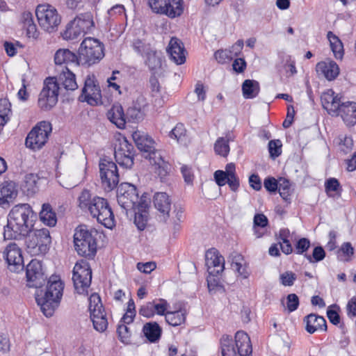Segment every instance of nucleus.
Returning a JSON list of instances; mask_svg holds the SVG:
<instances>
[{
  "instance_id": "obj_1",
  "label": "nucleus",
  "mask_w": 356,
  "mask_h": 356,
  "mask_svg": "<svg viewBox=\"0 0 356 356\" xmlns=\"http://www.w3.org/2000/svg\"><path fill=\"white\" fill-rule=\"evenodd\" d=\"M33 211L29 204L15 205L8 216L7 225L4 227L3 236L7 240H20L33 229Z\"/></svg>"
},
{
  "instance_id": "obj_2",
  "label": "nucleus",
  "mask_w": 356,
  "mask_h": 356,
  "mask_svg": "<svg viewBox=\"0 0 356 356\" xmlns=\"http://www.w3.org/2000/svg\"><path fill=\"white\" fill-rule=\"evenodd\" d=\"M78 202L79 207L83 211L90 213L105 227L112 229L115 226V216L106 199L92 195L89 191L83 190Z\"/></svg>"
},
{
  "instance_id": "obj_3",
  "label": "nucleus",
  "mask_w": 356,
  "mask_h": 356,
  "mask_svg": "<svg viewBox=\"0 0 356 356\" xmlns=\"http://www.w3.org/2000/svg\"><path fill=\"white\" fill-rule=\"evenodd\" d=\"M321 101L324 109L332 117L340 116L349 127L356 124V102H342L341 97L335 95L332 89L322 93Z\"/></svg>"
},
{
  "instance_id": "obj_4",
  "label": "nucleus",
  "mask_w": 356,
  "mask_h": 356,
  "mask_svg": "<svg viewBox=\"0 0 356 356\" xmlns=\"http://www.w3.org/2000/svg\"><path fill=\"white\" fill-rule=\"evenodd\" d=\"M64 285L57 275H51L47 283L44 296L37 297L36 301L43 314L47 317L53 316L58 307L63 296Z\"/></svg>"
},
{
  "instance_id": "obj_5",
  "label": "nucleus",
  "mask_w": 356,
  "mask_h": 356,
  "mask_svg": "<svg viewBox=\"0 0 356 356\" xmlns=\"http://www.w3.org/2000/svg\"><path fill=\"white\" fill-rule=\"evenodd\" d=\"M222 356H251L252 348L249 336L243 331L235 334V346L232 338L223 335L220 339Z\"/></svg>"
},
{
  "instance_id": "obj_6",
  "label": "nucleus",
  "mask_w": 356,
  "mask_h": 356,
  "mask_svg": "<svg viewBox=\"0 0 356 356\" xmlns=\"http://www.w3.org/2000/svg\"><path fill=\"white\" fill-rule=\"evenodd\" d=\"M79 65L90 67L98 63L104 56V46L99 40L88 37L80 44L78 49Z\"/></svg>"
},
{
  "instance_id": "obj_7",
  "label": "nucleus",
  "mask_w": 356,
  "mask_h": 356,
  "mask_svg": "<svg viewBox=\"0 0 356 356\" xmlns=\"http://www.w3.org/2000/svg\"><path fill=\"white\" fill-rule=\"evenodd\" d=\"M96 232L87 229L84 226L76 229L74 234V248L78 254L93 259L97 253Z\"/></svg>"
},
{
  "instance_id": "obj_8",
  "label": "nucleus",
  "mask_w": 356,
  "mask_h": 356,
  "mask_svg": "<svg viewBox=\"0 0 356 356\" xmlns=\"http://www.w3.org/2000/svg\"><path fill=\"white\" fill-rule=\"evenodd\" d=\"M94 25L93 17L90 13H81L66 25L62 36L66 40L76 39L81 35L90 32Z\"/></svg>"
},
{
  "instance_id": "obj_9",
  "label": "nucleus",
  "mask_w": 356,
  "mask_h": 356,
  "mask_svg": "<svg viewBox=\"0 0 356 356\" xmlns=\"http://www.w3.org/2000/svg\"><path fill=\"white\" fill-rule=\"evenodd\" d=\"M28 252L32 255L45 254L51 243L49 231L46 228L31 229L25 236Z\"/></svg>"
},
{
  "instance_id": "obj_10",
  "label": "nucleus",
  "mask_w": 356,
  "mask_h": 356,
  "mask_svg": "<svg viewBox=\"0 0 356 356\" xmlns=\"http://www.w3.org/2000/svg\"><path fill=\"white\" fill-rule=\"evenodd\" d=\"M35 15L40 27L46 32L57 31L61 22V16L57 9L50 4H40L35 9Z\"/></svg>"
},
{
  "instance_id": "obj_11",
  "label": "nucleus",
  "mask_w": 356,
  "mask_h": 356,
  "mask_svg": "<svg viewBox=\"0 0 356 356\" xmlns=\"http://www.w3.org/2000/svg\"><path fill=\"white\" fill-rule=\"evenodd\" d=\"M51 131L50 122H38L27 135L25 141L26 147L34 151L40 149L47 143Z\"/></svg>"
},
{
  "instance_id": "obj_12",
  "label": "nucleus",
  "mask_w": 356,
  "mask_h": 356,
  "mask_svg": "<svg viewBox=\"0 0 356 356\" xmlns=\"http://www.w3.org/2000/svg\"><path fill=\"white\" fill-rule=\"evenodd\" d=\"M89 311L90 319L94 329L99 332H104L108 327V319L106 312L102 303L99 296L92 293L89 299Z\"/></svg>"
},
{
  "instance_id": "obj_13",
  "label": "nucleus",
  "mask_w": 356,
  "mask_h": 356,
  "mask_svg": "<svg viewBox=\"0 0 356 356\" xmlns=\"http://www.w3.org/2000/svg\"><path fill=\"white\" fill-rule=\"evenodd\" d=\"M92 280V270L88 261L81 259L73 268L72 280L74 289L79 294L87 293Z\"/></svg>"
},
{
  "instance_id": "obj_14",
  "label": "nucleus",
  "mask_w": 356,
  "mask_h": 356,
  "mask_svg": "<svg viewBox=\"0 0 356 356\" xmlns=\"http://www.w3.org/2000/svg\"><path fill=\"white\" fill-rule=\"evenodd\" d=\"M114 156L116 162L122 167L130 168L134 165L135 149L127 138L119 135L115 143Z\"/></svg>"
},
{
  "instance_id": "obj_15",
  "label": "nucleus",
  "mask_w": 356,
  "mask_h": 356,
  "mask_svg": "<svg viewBox=\"0 0 356 356\" xmlns=\"http://www.w3.org/2000/svg\"><path fill=\"white\" fill-rule=\"evenodd\" d=\"M99 166L102 187L106 191H112L119 183V174L116 164L109 159L102 158L100 159Z\"/></svg>"
},
{
  "instance_id": "obj_16",
  "label": "nucleus",
  "mask_w": 356,
  "mask_h": 356,
  "mask_svg": "<svg viewBox=\"0 0 356 356\" xmlns=\"http://www.w3.org/2000/svg\"><path fill=\"white\" fill-rule=\"evenodd\" d=\"M136 187L129 183H122L117 190V200L120 207L128 211L135 209L140 202Z\"/></svg>"
},
{
  "instance_id": "obj_17",
  "label": "nucleus",
  "mask_w": 356,
  "mask_h": 356,
  "mask_svg": "<svg viewBox=\"0 0 356 356\" xmlns=\"http://www.w3.org/2000/svg\"><path fill=\"white\" fill-rule=\"evenodd\" d=\"M60 88L54 78L44 81V87L39 95L38 106L45 111L50 110L58 102V96Z\"/></svg>"
},
{
  "instance_id": "obj_18",
  "label": "nucleus",
  "mask_w": 356,
  "mask_h": 356,
  "mask_svg": "<svg viewBox=\"0 0 356 356\" xmlns=\"http://www.w3.org/2000/svg\"><path fill=\"white\" fill-rule=\"evenodd\" d=\"M148 6L152 12L170 18L180 16L183 13L182 0H148Z\"/></svg>"
},
{
  "instance_id": "obj_19",
  "label": "nucleus",
  "mask_w": 356,
  "mask_h": 356,
  "mask_svg": "<svg viewBox=\"0 0 356 356\" xmlns=\"http://www.w3.org/2000/svg\"><path fill=\"white\" fill-rule=\"evenodd\" d=\"M79 100L86 102L91 106H96L102 102L100 87L94 75L86 77Z\"/></svg>"
},
{
  "instance_id": "obj_20",
  "label": "nucleus",
  "mask_w": 356,
  "mask_h": 356,
  "mask_svg": "<svg viewBox=\"0 0 356 356\" xmlns=\"http://www.w3.org/2000/svg\"><path fill=\"white\" fill-rule=\"evenodd\" d=\"M1 257L8 264L10 270L19 272L24 269L22 250L16 243H9L1 252Z\"/></svg>"
},
{
  "instance_id": "obj_21",
  "label": "nucleus",
  "mask_w": 356,
  "mask_h": 356,
  "mask_svg": "<svg viewBox=\"0 0 356 356\" xmlns=\"http://www.w3.org/2000/svg\"><path fill=\"white\" fill-rule=\"evenodd\" d=\"M27 286L31 288H40L47 280L42 263L37 259H32L26 268Z\"/></svg>"
},
{
  "instance_id": "obj_22",
  "label": "nucleus",
  "mask_w": 356,
  "mask_h": 356,
  "mask_svg": "<svg viewBox=\"0 0 356 356\" xmlns=\"http://www.w3.org/2000/svg\"><path fill=\"white\" fill-rule=\"evenodd\" d=\"M205 261L207 271L222 273L225 268L224 257L216 248H211L206 252Z\"/></svg>"
},
{
  "instance_id": "obj_23",
  "label": "nucleus",
  "mask_w": 356,
  "mask_h": 356,
  "mask_svg": "<svg viewBox=\"0 0 356 356\" xmlns=\"http://www.w3.org/2000/svg\"><path fill=\"white\" fill-rule=\"evenodd\" d=\"M17 186L13 181H6L0 184V207L9 206L17 196Z\"/></svg>"
},
{
  "instance_id": "obj_24",
  "label": "nucleus",
  "mask_w": 356,
  "mask_h": 356,
  "mask_svg": "<svg viewBox=\"0 0 356 356\" xmlns=\"http://www.w3.org/2000/svg\"><path fill=\"white\" fill-rule=\"evenodd\" d=\"M54 62L56 66L62 69L68 65L80 66L78 54L70 51L69 49H59L54 54Z\"/></svg>"
},
{
  "instance_id": "obj_25",
  "label": "nucleus",
  "mask_w": 356,
  "mask_h": 356,
  "mask_svg": "<svg viewBox=\"0 0 356 356\" xmlns=\"http://www.w3.org/2000/svg\"><path fill=\"white\" fill-rule=\"evenodd\" d=\"M170 59L177 65H181L186 61V50L183 42L177 38H172L167 49Z\"/></svg>"
},
{
  "instance_id": "obj_26",
  "label": "nucleus",
  "mask_w": 356,
  "mask_h": 356,
  "mask_svg": "<svg viewBox=\"0 0 356 356\" xmlns=\"http://www.w3.org/2000/svg\"><path fill=\"white\" fill-rule=\"evenodd\" d=\"M60 73L58 75L56 81L58 86L63 88L66 90H74L78 88V85L76 81L75 74L70 71L67 67H65L60 70Z\"/></svg>"
},
{
  "instance_id": "obj_27",
  "label": "nucleus",
  "mask_w": 356,
  "mask_h": 356,
  "mask_svg": "<svg viewBox=\"0 0 356 356\" xmlns=\"http://www.w3.org/2000/svg\"><path fill=\"white\" fill-rule=\"evenodd\" d=\"M305 330L309 334H313L317 330H327V323L325 319L315 314H310L304 318Z\"/></svg>"
},
{
  "instance_id": "obj_28",
  "label": "nucleus",
  "mask_w": 356,
  "mask_h": 356,
  "mask_svg": "<svg viewBox=\"0 0 356 356\" xmlns=\"http://www.w3.org/2000/svg\"><path fill=\"white\" fill-rule=\"evenodd\" d=\"M316 68L318 73L323 74L329 81L334 80L339 74V67L333 60L319 62Z\"/></svg>"
},
{
  "instance_id": "obj_29",
  "label": "nucleus",
  "mask_w": 356,
  "mask_h": 356,
  "mask_svg": "<svg viewBox=\"0 0 356 356\" xmlns=\"http://www.w3.org/2000/svg\"><path fill=\"white\" fill-rule=\"evenodd\" d=\"M147 207L148 204L141 198L135 209H132L135 213L134 223L140 231L144 230L147 225Z\"/></svg>"
},
{
  "instance_id": "obj_30",
  "label": "nucleus",
  "mask_w": 356,
  "mask_h": 356,
  "mask_svg": "<svg viewBox=\"0 0 356 356\" xmlns=\"http://www.w3.org/2000/svg\"><path fill=\"white\" fill-rule=\"evenodd\" d=\"M153 203L155 208L163 216L169 217L171 209V200L166 193H156L153 197Z\"/></svg>"
},
{
  "instance_id": "obj_31",
  "label": "nucleus",
  "mask_w": 356,
  "mask_h": 356,
  "mask_svg": "<svg viewBox=\"0 0 356 356\" xmlns=\"http://www.w3.org/2000/svg\"><path fill=\"white\" fill-rule=\"evenodd\" d=\"M108 119L119 129H124L126 124L125 115L120 104H113L107 113Z\"/></svg>"
},
{
  "instance_id": "obj_32",
  "label": "nucleus",
  "mask_w": 356,
  "mask_h": 356,
  "mask_svg": "<svg viewBox=\"0 0 356 356\" xmlns=\"http://www.w3.org/2000/svg\"><path fill=\"white\" fill-rule=\"evenodd\" d=\"M133 140L138 149L141 152H150L154 144V140L143 131H136L132 134Z\"/></svg>"
},
{
  "instance_id": "obj_33",
  "label": "nucleus",
  "mask_w": 356,
  "mask_h": 356,
  "mask_svg": "<svg viewBox=\"0 0 356 356\" xmlns=\"http://www.w3.org/2000/svg\"><path fill=\"white\" fill-rule=\"evenodd\" d=\"M143 332L149 342L155 343L160 339L162 329L156 322L152 321L143 325Z\"/></svg>"
},
{
  "instance_id": "obj_34",
  "label": "nucleus",
  "mask_w": 356,
  "mask_h": 356,
  "mask_svg": "<svg viewBox=\"0 0 356 356\" xmlns=\"http://www.w3.org/2000/svg\"><path fill=\"white\" fill-rule=\"evenodd\" d=\"M22 22L23 24L22 27L26 31V36L28 38L37 39L40 33L33 22L32 13L30 12L23 13L22 15Z\"/></svg>"
},
{
  "instance_id": "obj_35",
  "label": "nucleus",
  "mask_w": 356,
  "mask_h": 356,
  "mask_svg": "<svg viewBox=\"0 0 356 356\" xmlns=\"http://www.w3.org/2000/svg\"><path fill=\"white\" fill-rule=\"evenodd\" d=\"M39 216L40 220L47 226L54 227L56 225V214L49 203L42 204Z\"/></svg>"
},
{
  "instance_id": "obj_36",
  "label": "nucleus",
  "mask_w": 356,
  "mask_h": 356,
  "mask_svg": "<svg viewBox=\"0 0 356 356\" xmlns=\"http://www.w3.org/2000/svg\"><path fill=\"white\" fill-rule=\"evenodd\" d=\"M327 38L330 42V48L336 59L341 60L344 55L343 45L341 40L332 31H328Z\"/></svg>"
},
{
  "instance_id": "obj_37",
  "label": "nucleus",
  "mask_w": 356,
  "mask_h": 356,
  "mask_svg": "<svg viewBox=\"0 0 356 356\" xmlns=\"http://www.w3.org/2000/svg\"><path fill=\"white\" fill-rule=\"evenodd\" d=\"M186 315L187 313L185 309H179L174 312H167L165 319L167 323L175 327L184 323Z\"/></svg>"
},
{
  "instance_id": "obj_38",
  "label": "nucleus",
  "mask_w": 356,
  "mask_h": 356,
  "mask_svg": "<svg viewBox=\"0 0 356 356\" xmlns=\"http://www.w3.org/2000/svg\"><path fill=\"white\" fill-rule=\"evenodd\" d=\"M242 91L245 99L254 98L259 93V83L255 80L246 79L242 84Z\"/></svg>"
},
{
  "instance_id": "obj_39",
  "label": "nucleus",
  "mask_w": 356,
  "mask_h": 356,
  "mask_svg": "<svg viewBox=\"0 0 356 356\" xmlns=\"http://www.w3.org/2000/svg\"><path fill=\"white\" fill-rule=\"evenodd\" d=\"M12 115L11 104L8 99H0V131Z\"/></svg>"
},
{
  "instance_id": "obj_40",
  "label": "nucleus",
  "mask_w": 356,
  "mask_h": 356,
  "mask_svg": "<svg viewBox=\"0 0 356 356\" xmlns=\"http://www.w3.org/2000/svg\"><path fill=\"white\" fill-rule=\"evenodd\" d=\"M39 177L36 174L30 173L25 176L24 188L28 195H32L38 191Z\"/></svg>"
},
{
  "instance_id": "obj_41",
  "label": "nucleus",
  "mask_w": 356,
  "mask_h": 356,
  "mask_svg": "<svg viewBox=\"0 0 356 356\" xmlns=\"http://www.w3.org/2000/svg\"><path fill=\"white\" fill-rule=\"evenodd\" d=\"M143 57H145V64L150 70H156L161 67V59L159 54L152 48L147 51Z\"/></svg>"
},
{
  "instance_id": "obj_42",
  "label": "nucleus",
  "mask_w": 356,
  "mask_h": 356,
  "mask_svg": "<svg viewBox=\"0 0 356 356\" xmlns=\"http://www.w3.org/2000/svg\"><path fill=\"white\" fill-rule=\"evenodd\" d=\"M209 275L207 277V286L210 293H215L223 290V286L220 282V273L208 271Z\"/></svg>"
},
{
  "instance_id": "obj_43",
  "label": "nucleus",
  "mask_w": 356,
  "mask_h": 356,
  "mask_svg": "<svg viewBox=\"0 0 356 356\" xmlns=\"http://www.w3.org/2000/svg\"><path fill=\"white\" fill-rule=\"evenodd\" d=\"M279 193L282 198L287 202H290L291 196V189L290 181L284 178L280 177L279 179V186L277 188Z\"/></svg>"
},
{
  "instance_id": "obj_44",
  "label": "nucleus",
  "mask_w": 356,
  "mask_h": 356,
  "mask_svg": "<svg viewBox=\"0 0 356 356\" xmlns=\"http://www.w3.org/2000/svg\"><path fill=\"white\" fill-rule=\"evenodd\" d=\"M136 315V306L132 298L127 302V307L125 314L120 320V324L129 325L133 323Z\"/></svg>"
},
{
  "instance_id": "obj_45",
  "label": "nucleus",
  "mask_w": 356,
  "mask_h": 356,
  "mask_svg": "<svg viewBox=\"0 0 356 356\" xmlns=\"http://www.w3.org/2000/svg\"><path fill=\"white\" fill-rule=\"evenodd\" d=\"M214 151L216 154L227 157L229 152L228 139L223 137L218 138L214 144Z\"/></svg>"
},
{
  "instance_id": "obj_46",
  "label": "nucleus",
  "mask_w": 356,
  "mask_h": 356,
  "mask_svg": "<svg viewBox=\"0 0 356 356\" xmlns=\"http://www.w3.org/2000/svg\"><path fill=\"white\" fill-rule=\"evenodd\" d=\"M240 260L243 261V258L240 255L237 257H236L235 261H233L232 263V267L239 274V275L242 277V278L246 279L249 277L250 273L248 270L247 265L245 263L243 264Z\"/></svg>"
},
{
  "instance_id": "obj_47",
  "label": "nucleus",
  "mask_w": 356,
  "mask_h": 356,
  "mask_svg": "<svg viewBox=\"0 0 356 356\" xmlns=\"http://www.w3.org/2000/svg\"><path fill=\"white\" fill-rule=\"evenodd\" d=\"M186 129L182 123H178L170 131L169 137L175 139L177 142H181L186 137Z\"/></svg>"
},
{
  "instance_id": "obj_48",
  "label": "nucleus",
  "mask_w": 356,
  "mask_h": 356,
  "mask_svg": "<svg viewBox=\"0 0 356 356\" xmlns=\"http://www.w3.org/2000/svg\"><path fill=\"white\" fill-rule=\"evenodd\" d=\"M117 333L119 340L124 343L129 344L131 343V332L127 325L119 324L117 328Z\"/></svg>"
},
{
  "instance_id": "obj_49",
  "label": "nucleus",
  "mask_w": 356,
  "mask_h": 356,
  "mask_svg": "<svg viewBox=\"0 0 356 356\" xmlns=\"http://www.w3.org/2000/svg\"><path fill=\"white\" fill-rule=\"evenodd\" d=\"M154 314L165 315L169 307V304L165 299L159 298L152 302Z\"/></svg>"
},
{
  "instance_id": "obj_50",
  "label": "nucleus",
  "mask_w": 356,
  "mask_h": 356,
  "mask_svg": "<svg viewBox=\"0 0 356 356\" xmlns=\"http://www.w3.org/2000/svg\"><path fill=\"white\" fill-rule=\"evenodd\" d=\"M339 307L337 305H332L327 308V316L330 322L334 325L340 323L341 318L339 314Z\"/></svg>"
},
{
  "instance_id": "obj_51",
  "label": "nucleus",
  "mask_w": 356,
  "mask_h": 356,
  "mask_svg": "<svg viewBox=\"0 0 356 356\" xmlns=\"http://www.w3.org/2000/svg\"><path fill=\"white\" fill-rule=\"evenodd\" d=\"M325 257V252L321 246L315 247L312 255L307 254H305V257L310 262H318L322 261Z\"/></svg>"
},
{
  "instance_id": "obj_52",
  "label": "nucleus",
  "mask_w": 356,
  "mask_h": 356,
  "mask_svg": "<svg viewBox=\"0 0 356 356\" xmlns=\"http://www.w3.org/2000/svg\"><path fill=\"white\" fill-rule=\"evenodd\" d=\"M131 46L134 51L142 56H144L147 51L152 48L149 44H147L140 39L134 40Z\"/></svg>"
},
{
  "instance_id": "obj_53",
  "label": "nucleus",
  "mask_w": 356,
  "mask_h": 356,
  "mask_svg": "<svg viewBox=\"0 0 356 356\" xmlns=\"http://www.w3.org/2000/svg\"><path fill=\"white\" fill-rule=\"evenodd\" d=\"M268 218L263 213H257L254 217V230L257 234V237L259 238L261 236V234H257V227L264 228L268 225Z\"/></svg>"
},
{
  "instance_id": "obj_54",
  "label": "nucleus",
  "mask_w": 356,
  "mask_h": 356,
  "mask_svg": "<svg viewBox=\"0 0 356 356\" xmlns=\"http://www.w3.org/2000/svg\"><path fill=\"white\" fill-rule=\"evenodd\" d=\"M282 142L280 140H272L268 143V150L271 157H278L282 154Z\"/></svg>"
},
{
  "instance_id": "obj_55",
  "label": "nucleus",
  "mask_w": 356,
  "mask_h": 356,
  "mask_svg": "<svg viewBox=\"0 0 356 356\" xmlns=\"http://www.w3.org/2000/svg\"><path fill=\"white\" fill-rule=\"evenodd\" d=\"M145 153L147 154L145 156V158L148 159L154 166H156V165L161 163V161H165L161 156V152L158 150H156L154 145L152 146V151L145 152Z\"/></svg>"
},
{
  "instance_id": "obj_56",
  "label": "nucleus",
  "mask_w": 356,
  "mask_h": 356,
  "mask_svg": "<svg viewBox=\"0 0 356 356\" xmlns=\"http://www.w3.org/2000/svg\"><path fill=\"white\" fill-rule=\"evenodd\" d=\"M127 116L134 121H139L143 118V111L136 104L130 106L127 111Z\"/></svg>"
},
{
  "instance_id": "obj_57",
  "label": "nucleus",
  "mask_w": 356,
  "mask_h": 356,
  "mask_svg": "<svg viewBox=\"0 0 356 356\" xmlns=\"http://www.w3.org/2000/svg\"><path fill=\"white\" fill-rule=\"evenodd\" d=\"M232 54L229 49L218 50L215 52L214 56L219 63H227L233 59Z\"/></svg>"
},
{
  "instance_id": "obj_58",
  "label": "nucleus",
  "mask_w": 356,
  "mask_h": 356,
  "mask_svg": "<svg viewBox=\"0 0 356 356\" xmlns=\"http://www.w3.org/2000/svg\"><path fill=\"white\" fill-rule=\"evenodd\" d=\"M310 245L311 243L308 238H302L295 244V252L297 254H302L309 250Z\"/></svg>"
},
{
  "instance_id": "obj_59",
  "label": "nucleus",
  "mask_w": 356,
  "mask_h": 356,
  "mask_svg": "<svg viewBox=\"0 0 356 356\" xmlns=\"http://www.w3.org/2000/svg\"><path fill=\"white\" fill-rule=\"evenodd\" d=\"M119 76H121L120 71H113L112 76L108 79L107 82L108 87L113 88L118 91L119 94H121L120 86L118 83L120 80V77Z\"/></svg>"
},
{
  "instance_id": "obj_60",
  "label": "nucleus",
  "mask_w": 356,
  "mask_h": 356,
  "mask_svg": "<svg viewBox=\"0 0 356 356\" xmlns=\"http://www.w3.org/2000/svg\"><path fill=\"white\" fill-rule=\"evenodd\" d=\"M264 186L268 192L275 193L279 186V180L273 177H267L264 181Z\"/></svg>"
},
{
  "instance_id": "obj_61",
  "label": "nucleus",
  "mask_w": 356,
  "mask_h": 356,
  "mask_svg": "<svg viewBox=\"0 0 356 356\" xmlns=\"http://www.w3.org/2000/svg\"><path fill=\"white\" fill-rule=\"evenodd\" d=\"M354 249L350 243H345L341 245V248L338 251V257H341L343 254L344 258L343 260L348 261L350 257L353 254Z\"/></svg>"
},
{
  "instance_id": "obj_62",
  "label": "nucleus",
  "mask_w": 356,
  "mask_h": 356,
  "mask_svg": "<svg viewBox=\"0 0 356 356\" xmlns=\"http://www.w3.org/2000/svg\"><path fill=\"white\" fill-rule=\"evenodd\" d=\"M296 275L291 271H286L280 275V279L282 284L286 286H291L296 280Z\"/></svg>"
},
{
  "instance_id": "obj_63",
  "label": "nucleus",
  "mask_w": 356,
  "mask_h": 356,
  "mask_svg": "<svg viewBox=\"0 0 356 356\" xmlns=\"http://www.w3.org/2000/svg\"><path fill=\"white\" fill-rule=\"evenodd\" d=\"M170 169V164L165 161H161V163L154 166L155 172L158 174L161 179H164L168 175Z\"/></svg>"
},
{
  "instance_id": "obj_64",
  "label": "nucleus",
  "mask_w": 356,
  "mask_h": 356,
  "mask_svg": "<svg viewBox=\"0 0 356 356\" xmlns=\"http://www.w3.org/2000/svg\"><path fill=\"white\" fill-rule=\"evenodd\" d=\"M325 191L329 193L330 192L338 193L341 191L339 181L336 178H330L325 183Z\"/></svg>"
}]
</instances>
